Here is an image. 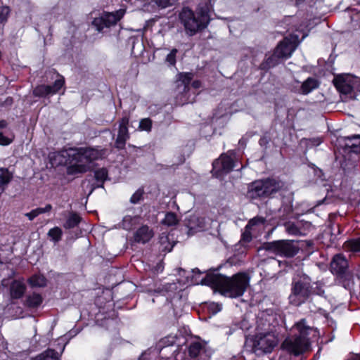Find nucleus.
Instances as JSON below:
<instances>
[{
	"mask_svg": "<svg viewBox=\"0 0 360 360\" xmlns=\"http://www.w3.org/2000/svg\"><path fill=\"white\" fill-rule=\"evenodd\" d=\"M52 209V206L51 204H47L44 207H38L37 209L32 210L31 212L25 214V216L30 220H33L38 215L48 212L51 211Z\"/></svg>",
	"mask_w": 360,
	"mask_h": 360,
	"instance_id": "obj_26",
	"label": "nucleus"
},
{
	"mask_svg": "<svg viewBox=\"0 0 360 360\" xmlns=\"http://www.w3.org/2000/svg\"><path fill=\"white\" fill-rule=\"evenodd\" d=\"M177 0H147L148 6H156L158 8L164 9L173 6Z\"/></svg>",
	"mask_w": 360,
	"mask_h": 360,
	"instance_id": "obj_25",
	"label": "nucleus"
},
{
	"mask_svg": "<svg viewBox=\"0 0 360 360\" xmlns=\"http://www.w3.org/2000/svg\"><path fill=\"white\" fill-rule=\"evenodd\" d=\"M260 250H265L285 257H292L298 253L300 248L297 242L281 240L265 243Z\"/></svg>",
	"mask_w": 360,
	"mask_h": 360,
	"instance_id": "obj_7",
	"label": "nucleus"
},
{
	"mask_svg": "<svg viewBox=\"0 0 360 360\" xmlns=\"http://www.w3.org/2000/svg\"><path fill=\"white\" fill-rule=\"evenodd\" d=\"M287 231L290 234L297 235L299 233L298 229L291 223H288L285 224Z\"/></svg>",
	"mask_w": 360,
	"mask_h": 360,
	"instance_id": "obj_42",
	"label": "nucleus"
},
{
	"mask_svg": "<svg viewBox=\"0 0 360 360\" xmlns=\"http://www.w3.org/2000/svg\"><path fill=\"white\" fill-rule=\"evenodd\" d=\"M348 262L346 258L341 254L333 257L330 262V270L334 274L342 275L346 272Z\"/></svg>",
	"mask_w": 360,
	"mask_h": 360,
	"instance_id": "obj_16",
	"label": "nucleus"
},
{
	"mask_svg": "<svg viewBox=\"0 0 360 360\" xmlns=\"http://www.w3.org/2000/svg\"><path fill=\"white\" fill-rule=\"evenodd\" d=\"M200 82H198V81H195V82H193V86L194 88H196V89H197V88H199V87H200Z\"/></svg>",
	"mask_w": 360,
	"mask_h": 360,
	"instance_id": "obj_47",
	"label": "nucleus"
},
{
	"mask_svg": "<svg viewBox=\"0 0 360 360\" xmlns=\"http://www.w3.org/2000/svg\"><path fill=\"white\" fill-rule=\"evenodd\" d=\"M10 8L8 6L0 7V24L5 23L7 21Z\"/></svg>",
	"mask_w": 360,
	"mask_h": 360,
	"instance_id": "obj_37",
	"label": "nucleus"
},
{
	"mask_svg": "<svg viewBox=\"0 0 360 360\" xmlns=\"http://www.w3.org/2000/svg\"><path fill=\"white\" fill-rule=\"evenodd\" d=\"M25 286L20 282L15 281L11 283V295L13 298H20L25 292Z\"/></svg>",
	"mask_w": 360,
	"mask_h": 360,
	"instance_id": "obj_20",
	"label": "nucleus"
},
{
	"mask_svg": "<svg viewBox=\"0 0 360 360\" xmlns=\"http://www.w3.org/2000/svg\"><path fill=\"white\" fill-rule=\"evenodd\" d=\"M250 278L245 273L228 277L218 273H210L202 279L201 284L217 290L221 295L236 298L242 296L249 285Z\"/></svg>",
	"mask_w": 360,
	"mask_h": 360,
	"instance_id": "obj_2",
	"label": "nucleus"
},
{
	"mask_svg": "<svg viewBox=\"0 0 360 360\" xmlns=\"http://www.w3.org/2000/svg\"><path fill=\"white\" fill-rule=\"evenodd\" d=\"M319 87L318 81L312 77L307 78L299 87H294L292 91L295 93L307 95Z\"/></svg>",
	"mask_w": 360,
	"mask_h": 360,
	"instance_id": "obj_18",
	"label": "nucleus"
},
{
	"mask_svg": "<svg viewBox=\"0 0 360 360\" xmlns=\"http://www.w3.org/2000/svg\"><path fill=\"white\" fill-rule=\"evenodd\" d=\"M179 18L186 33L189 36H193L198 31L207 27L210 20L205 7L198 8L196 13L188 7H184L179 13Z\"/></svg>",
	"mask_w": 360,
	"mask_h": 360,
	"instance_id": "obj_3",
	"label": "nucleus"
},
{
	"mask_svg": "<svg viewBox=\"0 0 360 360\" xmlns=\"http://www.w3.org/2000/svg\"><path fill=\"white\" fill-rule=\"evenodd\" d=\"M284 183L275 179H265L251 183L248 188L247 198L251 200L266 198L279 191Z\"/></svg>",
	"mask_w": 360,
	"mask_h": 360,
	"instance_id": "obj_5",
	"label": "nucleus"
},
{
	"mask_svg": "<svg viewBox=\"0 0 360 360\" xmlns=\"http://www.w3.org/2000/svg\"><path fill=\"white\" fill-rule=\"evenodd\" d=\"M160 241L162 244L165 243L168 241V237L165 233H162L160 236Z\"/></svg>",
	"mask_w": 360,
	"mask_h": 360,
	"instance_id": "obj_44",
	"label": "nucleus"
},
{
	"mask_svg": "<svg viewBox=\"0 0 360 360\" xmlns=\"http://www.w3.org/2000/svg\"><path fill=\"white\" fill-rule=\"evenodd\" d=\"M192 217L189 219L188 226L191 229H195L197 228H202L205 224L204 219L200 217H198L196 214H192Z\"/></svg>",
	"mask_w": 360,
	"mask_h": 360,
	"instance_id": "obj_31",
	"label": "nucleus"
},
{
	"mask_svg": "<svg viewBox=\"0 0 360 360\" xmlns=\"http://www.w3.org/2000/svg\"><path fill=\"white\" fill-rule=\"evenodd\" d=\"M145 354H142L141 356L139 358V360H143V356Z\"/></svg>",
	"mask_w": 360,
	"mask_h": 360,
	"instance_id": "obj_48",
	"label": "nucleus"
},
{
	"mask_svg": "<svg viewBox=\"0 0 360 360\" xmlns=\"http://www.w3.org/2000/svg\"><path fill=\"white\" fill-rule=\"evenodd\" d=\"M0 263H1V261L0 260Z\"/></svg>",
	"mask_w": 360,
	"mask_h": 360,
	"instance_id": "obj_50",
	"label": "nucleus"
},
{
	"mask_svg": "<svg viewBox=\"0 0 360 360\" xmlns=\"http://www.w3.org/2000/svg\"><path fill=\"white\" fill-rule=\"evenodd\" d=\"M350 19L352 22H356V24H358V22L360 20V15L359 13L356 12L354 14H351Z\"/></svg>",
	"mask_w": 360,
	"mask_h": 360,
	"instance_id": "obj_43",
	"label": "nucleus"
},
{
	"mask_svg": "<svg viewBox=\"0 0 360 360\" xmlns=\"http://www.w3.org/2000/svg\"><path fill=\"white\" fill-rule=\"evenodd\" d=\"M94 176L98 181L103 182L108 176V171L105 168L98 169L95 171Z\"/></svg>",
	"mask_w": 360,
	"mask_h": 360,
	"instance_id": "obj_35",
	"label": "nucleus"
},
{
	"mask_svg": "<svg viewBox=\"0 0 360 360\" xmlns=\"http://www.w3.org/2000/svg\"><path fill=\"white\" fill-rule=\"evenodd\" d=\"M13 174L6 168L0 167V186H5L11 181Z\"/></svg>",
	"mask_w": 360,
	"mask_h": 360,
	"instance_id": "obj_27",
	"label": "nucleus"
},
{
	"mask_svg": "<svg viewBox=\"0 0 360 360\" xmlns=\"http://www.w3.org/2000/svg\"><path fill=\"white\" fill-rule=\"evenodd\" d=\"M348 360H360V356L358 354L353 355Z\"/></svg>",
	"mask_w": 360,
	"mask_h": 360,
	"instance_id": "obj_46",
	"label": "nucleus"
},
{
	"mask_svg": "<svg viewBox=\"0 0 360 360\" xmlns=\"http://www.w3.org/2000/svg\"><path fill=\"white\" fill-rule=\"evenodd\" d=\"M139 127L141 130L150 131L152 128V120L150 118L141 119Z\"/></svg>",
	"mask_w": 360,
	"mask_h": 360,
	"instance_id": "obj_34",
	"label": "nucleus"
},
{
	"mask_svg": "<svg viewBox=\"0 0 360 360\" xmlns=\"http://www.w3.org/2000/svg\"><path fill=\"white\" fill-rule=\"evenodd\" d=\"M333 84L341 94L351 99H356L357 94L355 90L359 86L357 77L351 75H338L334 78Z\"/></svg>",
	"mask_w": 360,
	"mask_h": 360,
	"instance_id": "obj_8",
	"label": "nucleus"
},
{
	"mask_svg": "<svg viewBox=\"0 0 360 360\" xmlns=\"http://www.w3.org/2000/svg\"><path fill=\"white\" fill-rule=\"evenodd\" d=\"M337 141L338 147L342 148L345 153L358 155L360 153V135L341 136Z\"/></svg>",
	"mask_w": 360,
	"mask_h": 360,
	"instance_id": "obj_11",
	"label": "nucleus"
},
{
	"mask_svg": "<svg viewBox=\"0 0 360 360\" xmlns=\"http://www.w3.org/2000/svg\"><path fill=\"white\" fill-rule=\"evenodd\" d=\"M295 49V45L290 40L285 38L276 46L275 51L281 59H286L291 56Z\"/></svg>",
	"mask_w": 360,
	"mask_h": 360,
	"instance_id": "obj_17",
	"label": "nucleus"
},
{
	"mask_svg": "<svg viewBox=\"0 0 360 360\" xmlns=\"http://www.w3.org/2000/svg\"><path fill=\"white\" fill-rule=\"evenodd\" d=\"M294 329L297 330L298 334L286 338L282 344V347L297 356L308 349L309 340L307 336L313 328L306 325L305 319H302L295 325Z\"/></svg>",
	"mask_w": 360,
	"mask_h": 360,
	"instance_id": "obj_4",
	"label": "nucleus"
},
{
	"mask_svg": "<svg viewBox=\"0 0 360 360\" xmlns=\"http://www.w3.org/2000/svg\"><path fill=\"white\" fill-rule=\"evenodd\" d=\"M73 156L76 162L70 168L71 173H83L89 168V163L98 160L101 156V153L94 148H79Z\"/></svg>",
	"mask_w": 360,
	"mask_h": 360,
	"instance_id": "obj_6",
	"label": "nucleus"
},
{
	"mask_svg": "<svg viewBox=\"0 0 360 360\" xmlns=\"http://www.w3.org/2000/svg\"><path fill=\"white\" fill-rule=\"evenodd\" d=\"M42 301L41 295L34 292L27 296L26 305L30 308H37L42 303Z\"/></svg>",
	"mask_w": 360,
	"mask_h": 360,
	"instance_id": "obj_22",
	"label": "nucleus"
},
{
	"mask_svg": "<svg viewBox=\"0 0 360 360\" xmlns=\"http://www.w3.org/2000/svg\"><path fill=\"white\" fill-rule=\"evenodd\" d=\"M178 50L176 49H172L171 51L167 54L165 61L170 65H174L176 64V58Z\"/></svg>",
	"mask_w": 360,
	"mask_h": 360,
	"instance_id": "obj_36",
	"label": "nucleus"
},
{
	"mask_svg": "<svg viewBox=\"0 0 360 360\" xmlns=\"http://www.w3.org/2000/svg\"><path fill=\"white\" fill-rule=\"evenodd\" d=\"M162 223L168 226H175L179 223V219L174 212H167Z\"/></svg>",
	"mask_w": 360,
	"mask_h": 360,
	"instance_id": "obj_30",
	"label": "nucleus"
},
{
	"mask_svg": "<svg viewBox=\"0 0 360 360\" xmlns=\"http://www.w3.org/2000/svg\"><path fill=\"white\" fill-rule=\"evenodd\" d=\"M252 229H247V226H245V231L242 234V240L248 243L252 240Z\"/></svg>",
	"mask_w": 360,
	"mask_h": 360,
	"instance_id": "obj_40",
	"label": "nucleus"
},
{
	"mask_svg": "<svg viewBox=\"0 0 360 360\" xmlns=\"http://www.w3.org/2000/svg\"><path fill=\"white\" fill-rule=\"evenodd\" d=\"M81 221V217L76 212H71L63 224V227L67 229H73Z\"/></svg>",
	"mask_w": 360,
	"mask_h": 360,
	"instance_id": "obj_21",
	"label": "nucleus"
},
{
	"mask_svg": "<svg viewBox=\"0 0 360 360\" xmlns=\"http://www.w3.org/2000/svg\"><path fill=\"white\" fill-rule=\"evenodd\" d=\"M278 340L273 333H259L253 340V349L255 352L269 353L278 344Z\"/></svg>",
	"mask_w": 360,
	"mask_h": 360,
	"instance_id": "obj_10",
	"label": "nucleus"
},
{
	"mask_svg": "<svg viewBox=\"0 0 360 360\" xmlns=\"http://www.w3.org/2000/svg\"><path fill=\"white\" fill-rule=\"evenodd\" d=\"M13 139L6 136L2 132H0V145L8 146L11 143Z\"/></svg>",
	"mask_w": 360,
	"mask_h": 360,
	"instance_id": "obj_41",
	"label": "nucleus"
},
{
	"mask_svg": "<svg viewBox=\"0 0 360 360\" xmlns=\"http://www.w3.org/2000/svg\"><path fill=\"white\" fill-rule=\"evenodd\" d=\"M29 282L34 287H44L46 285V279L42 275H34L32 276Z\"/></svg>",
	"mask_w": 360,
	"mask_h": 360,
	"instance_id": "obj_29",
	"label": "nucleus"
},
{
	"mask_svg": "<svg viewBox=\"0 0 360 360\" xmlns=\"http://www.w3.org/2000/svg\"><path fill=\"white\" fill-rule=\"evenodd\" d=\"M58 78L56 79L53 85H39L33 90V94L35 96L44 97L48 95L56 94L64 85V79L58 75Z\"/></svg>",
	"mask_w": 360,
	"mask_h": 360,
	"instance_id": "obj_13",
	"label": "nucleus"
},
{
	"mask_svg": "<svg viewBox=\"0 0 360 360\" xmlns=\"http://www.w3.org/2000/svg\"><path fill=\"white\" fill-rule=\"evenodd\" d=\"M193 75L191 73H181L179 75V79L182 82V83L184 84L185 88L190 84L191 81L192 80Z\"/></svg>",
	"mask_w": 360,
	"mask_h": 360,
	"instance_id": "obj_39",
	"label": "nucleus"
},
{
	"mask_svg": "<svg viewBox=\"0 0 360 360\" xmlns=\"http://www.w3.org/2000/svg\"><path fill=\"white\" fill-rule=\"evenodd\" d=\"M195 271H197V272L200 273V271H199V269H194V270H193V272H195Z\"/></svg>",
	"mask_w": 360,
	"mask_h": 360,
	"instance_id": "obj_49",
	"label": "nucleus"
},
{
	"mask_svg": "<svg viewBox=\"0 0 360 360\" xmlns=\"http://www.w3.org/2000/svg\"><path fill=\"white\" fill-rule=\"evenodd\" d=\"M213 174L219 176L223 173L230 172L235 167L236 164L233 158L231 155L223 154L218 160L214 161Z\"/></svg>",
	"mask_w": 360,
	"mask_h": 360,
	"instance_id": "obj_12",
	"label": "nucleus"
},
{
	"mask_svg": "<svg viewBox=\"0 0 360 360\" xmlns=\"http://www.w3.org/2000/svg\"><path fill=\"white\" fill-rule=\"evenodd\" d=\"M265 223V219L262 217H255L250 219L248 224L247 229H254L255 226H263Z\"/></svg>",
	"mask_w": 360,
	"mask_h": 360,
	"instance_id": "obj_33",
	"label": "nucleus"
},
{
	"mask_svg": "<svg viewBox=\"0 0 360 360\" xmlns=\"http://www.w3.org/2000/svg\"><path fill=\"white\" fill-rule=\"evenodd\" d=\"M188 360H210L204 345L198 341L190 343L188 347Z\"/></svg>",
	"mask_w": 360,
	"mask_h": 360,
	"instance_id": "obj_15",
	"label": "nucleus"
},
{
	"mask_svg": "<svg viewBox=\"0 0 360 360\" xmlns=\"http://www.w3.org/2000/svg\"><path fill=\"white\" fill-rule=\"evenodd\" d=\"M6 124H6V121H4V120H1V121H0V129H3V128L6 127Z\"/></svg>",
	"mask_w": 360,
	"mask_h": 360,
	"instance_id": "obj_45",
	"label": "nucleus"
},
{
	"mask_svg": "<svg viewBox=\"0 0 360 360\" xmlns=\"http://www.w3.org/2000/svg\"><path fill=\"white\" fill-rule=\"evenodd\" d=\"M62 235V229L58 226L51 229L48 232V236L50 237L51 240L55 243H57L61 240Z\"/></svg>",
	"mask_w": 360,
	"mask_h": 360,
	"instance_id": "obj_32",
	"label": "nucleus"
},
{
	"mask_svg": "<svg viewBox=\"0 0 360 360\" xmlns=\"http://www.w3.org/2000/svg\"><path fill=\"white\" fill-rule=\"evenodd\" d=\"M153 236V232L148 226H142L134 233V240L137 243H146Z\"/></svg>",
	"mask_w": 360,
	"mask_h": 360,
	"instance_id": "obj_19",
	"label": "nucleus"
},
{
	"mask_svg": "<svg viewBox=\"0 0 360 360\" xmlns=\"http://www.w3.org/2000/svg\"><path fill=\"white\" fill-rule=\"evenodd\" d=\"M281 57H278V55L276 54V51H274V53L267 58L265 61H264L261 65L262 69H269L276 66L280 60Z\"/></svg>",
	"mask_w": 360,
	"mask_h": 360,
	"instance_id": "obj_24",
	"label": "nucleus"
},
{
	"mask_svg": "<svg viewBox=\"0 0 360 360\" xmlns=\"http://www.w3.org/2000/svg\"><path fill=\"white\" fill-rule=\"evenodd\" d=\"M143 191L138 189L131 197L130 202L132 204L139 203L143 198Z\"/></svg>",
	"mask_w": 360,
	"mask_h": 360,
	"instance_id": "obj_38",
	"label": "nucleus"
},
{
	"mask_svg": "<svg viewBox=\"0 0 360 360\" xmlns=\"http://www.w3.org/2000/svg\"><path fill=\"white\" fill-rule=\"evenodd\" d=\"M129 122V117L128 116H124L120 121L118 134L115 143V147L118 149L124 148L127 141L129 139L127 127Z\"/></svg>",
	"mask_w": 360,
	"mask_h": 360,
	"instance_id": "obj_14",
	"label": "nucleus"
},
{
	"mask_svg": "<svg viewBox=\"0 0 360 360\" xmlns=\"http://www.w3.org/2000/svg\"><path fill=\"white\" fill-rule=\"evenodd\" d=\"M344 248L346 250L352 252H358L360 251V238L351 240L347 241Z\"/></svg>",
	"mask_w": 360,
	"mask_h": 360,
	"instance_id": "obj_28",
	"label": "nucleus"
},
{
	"mask_svg": "<svg viewBox=\"0 0 360 360\" xmlns=\"http://www.w3.org/2000/svg\"><path fill=\"white\" fill-rule=\"evenodd\" d=\"M32 360H59V355L55 350L49 349L37 355Z\"/></svg>",
	"mask_w": 360,
	"mask_h": 360,
	"instance_id": "obj_23",
	"label": "nucleus"
},
{
	"mask_svg": "<svg viewBox=\"0 0 360 360\" xmlns=\"http://www.w3.org/2000/svg\"><path fill=\"white\" fill-rule=\"evenodd\" d=\"M124 13V9H119L115 12H103L99 17L94 19L92 25L98 32H101L104 28L115 25L123 18Z\"/></svg>",
	"mask_w": 360,
	"mask_h": 360,
	"instance_id": "obj_9",
	"label": "nucleus"
},
{
	"mask_svg": "<svg viewBox=\"0 0 360 360\" xmlns=\"http://www.w3.org/2000/svg\"><path fill=\"white\" fill-rule=\"evenodd\" d=\"M314 295L325 297L323 283L321 281L312 282L311 277L305 273L297 274L292 281L289 302L297 307L307 302L309 310L317 312L321 309L313 303Z\"/></svg>",
	"mask_w": 360,
	"mask_h": 360,
	"instance_id": "obj_1",
	"label": "nucleus"
}]
</instances>
